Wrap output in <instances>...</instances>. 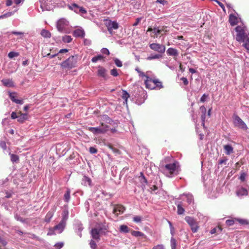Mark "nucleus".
<instances>
[{
    "mask_svg": "<svg viewBox=\"0 0 249 249\" xmlns=\"http://www.w3.org/2000/svg\"><path fill=\"white\" fill-rule=\"evenodd\" d=\"M131 234L135 237H139V236H144V234L139 231H131Z\"/></svg>",
    "mask_w": 249,
    "mask_h": 249,
    "instance_id": "nucleus-38",
    "label": "nucleus"
},
{
    "mask_svg": "<svg viewBox=\"0 0 249 249\" xmlns=\"http://www.w3.org/2000/svg\"><path fill=\"white\" fill-rule=\"evenodd\" d=\"M119 231L121 232L126 233L129 232V229L126 225H122L120 226Z\"/></svg>",
    "mask_w": 249,
    "mask_h": 249,
    "instance_id": "nucleus-29",
    "label": "nucleus"
},
{
    "mask_svg": "<svg viewBox=\"0 0 249 249\" xmlns=\"http://www.w3.org/2000/svg\"><path fill=\"white\" fill-rule=\"evenodd\" d=\"M115 65L118 67H121L122 66V62L118 58H115L114 59Z\"/></svg>",
    "mask_w": 249,
    "mask_h": 249,
    "instance_id": "nucleus-47",
    "label": "nucleus"
},
{
    "mask_svg": "<svg viewBox=\"0 0 249 249\" xmlns=\"http://www.w3.org/2000/svg\"><path fill=\"white\" fill-rule=\"evenodd\" d=\"M102 120L106 122V123L110 124V122L112 121L111 119L107 115H103L102 117Z\"/></svg>",
    "mask_w": 249,
    "mask_h": 249,
    "instance_id": "nucleus-43",
    "label": "nucleus"
},
{
    "mask_svg": "<svg viewBox=\"0 0 249 249\" xmlns=\"http://www.w3.org/2000/svg\"><path fill=\"white\" fill-rule=\"evenodd\" d=\"M177 213L179 215H181L184 213L185 210L182 207L181 203H178L177 205Z\"/></svg>",
    "mask_w": 249,
    "mask_h": 249,
    "instance_id": "nucleus-31",
    "label": "nucleus"
},
{
    "mask_svg": "<svg viewBox=\"0 0 249 249\" xmlns=\"http://www.w3.org/2000/svg\"><path fill=\"white\" fill-rule=\"evenodd\" d=\"M18 122L20 123H22L27 119V114L22 113L21 112H18Z\"/></svg>",
    "mask_w": 249,
    "mask_h": 249,
    "instance_id": "nucleus-21",
    "label": "nucleus"
},
{
    "mask_svg": "<svg viewBox=\"0 0 249 249\" xmlns=\"http://www.w3.org/2000/svg\"><path fill=\"white\" fill-rule=\"evenodd\" d=\"M154 86L156 87H157L159 89H161L163 88V86L161 82L158 79H154Z\"/></svg>",
    "mask_w": 249,
    "mask_h": 249,
    "instance_id": "nucleus-36",
    "label": "nucleus"
},
{
    "mask_svg": "<svg viewBox=\"0 0 249 249\" xmlns=\"http://www.w3.org/2000/svg\"><path fill=\"white\" fill-rule=\"evenodd\" d=\"M170 244L171 249H176L177 245V241L173 237L171 238Z\"/></svg>",
    "mask_w": 249,
    "mask_h": 249,
    "instance_id": "nucleus-35",
    "label": "nucleus"
},
{
    "mask_svg": "<svg viewBox=\"0 0 249 249\" xmlns=\"http://www.w3.org/2000/svg\"><path fill=\"white\" fill-rule=\"evenodd\" d=\"M108 147L109 149H110L114 153H119V150L114 147L112 145H111V144H109L108 145Z\"/></svg>",
    "mask_w": 249,
    "mask_h": 249,
    "instance_id": "nucleus-48",
    "label": "nucleus"
},
{
    "mask_svg": "<svg viewBox=\"0 0 249 249\" xmlns=\"http://www.w3.org/2000/svg\"><path fill=\"white\" fill-rule=\"evenodd\" d=\"M236 194L238 196H247L248 195V191L247 189L242 187L236 192Z\"/></svg>",
    "mask_w": 249,
    "mask_h": 249,
    "instance_id": "nucleus-25",
    "label": "nucleus"
},
{
    "mask_svg": "<svg viewBox=\"0 0 249 249\" xmlns=\"http://www.w3.org/2000/svg\"><path fill=\"white\" fill-rule=\"evenodd\" d=\"M107 230L105 226L99 225L92 229L90 233L92 238L98 241L100 239V236L103 234H105Z\"/></svg>",
    "mask_w": 249,
    "mask_h": 249,
    "instance_id": "nucleus-4",
    "label": "nucleus"
},
{
    "mask_svg": "<svg viewBox=\"0 0 249 249\" xmlns=\"http://www.w3.org/2000/svg\"><path fill=\"white\" fill-rule=\"evenodd\" d=\"M186 198H187V202L189 204H191L192 202H193L194 199L193 196L192 195L188 194L186 195Z\"/></svg>",
    "mask_w": 249,
    "mask_h": 249,
    "instance_id": "nucleus-44",
    "label": "nucleus"
},
{
    "mask_svg": "<svg viewBox=\"0 0 249 249\" xmlns=\"http://www.w3.org/2000/svg\"><path fill=\"white\" fill-rule=\"evenodd\" d=\"M81 184L84 186L89 185V186H91V180L89 178L86 176H84L82 179Z\"/></svg>",
    "mask_w": 249,
    "mask_h": 249,
    "instance_id": "nucleus-19",
    "label": "nucleus"
},
{
    "mask_svg": "<svg viewBox=\"0 0 249 249\" xmlns=\"http://www.w3.org/2000/svg\"><path fill=\"white\" fill-rule=\"evenodd\" d=\"M107 26L110 34H112L113 29L116 30L119 27L118 23L116 21H111L110 20L107 23Z\"/></svg>",
    "mask_w": 249,
    "mask_h": 249,
    "instance_id": "nucleus-10",
    "label": "nucleus"
},
{
    "mask_svg": "<svg viewBox=\"0 0 249 249\" xmlns=\"http://www.w3.org/2000/svg\"><path fill=\"white\" fill-rule=\"evenodd\" d=\"M53 214L51 213H48L46 216V221H50V220Z\"/></svg>",
    "mask_w": 249,
    "mask_h": 249,
    "instance_id": "nucleus-60",
    "label": "nucleus"
},
{
    "mask_svg": "<svg viewBox=\"0 0 249 249\" xmlns=\"http://www.w3.org/2000/svg\"><path fill=\"white\" fill-rule=\"evenodd\" d=\"M153 32L154 35V37H157L158 35L160 34H162V31L159 29V28H149L147 30V32Z\"/></svg>",
    "mask_w": 249,
    "mask_h": 249,
    "instance_id": "nucleus-20",
    "label": "nucleus"
},
{
    "mask_svg": "<svg viewBox=\"0 0 249 249\" xmlns=\"http://www.w3.org/2000/svg\"><path fill=\"white\" fill-rule=\"evenodd\" d=\"M222 231V229L219 227H215L211 230L210 233L211 234H214L216 233H220Z\"/></svg>",
    "mask_w": 249,
    "mask_h": 249,
    "instance_id": "nucleus-40",
    "label": "nucleus"
},
{
    "mask_svg": "<svg viewBox=\"0 0 249 249\" xmlns=\"http://www.w3.org/2000/svg\"><path fill=\"white\" fill-rule=\"evenodd\" d=\"M69 21L65 18L59 19L56 23V28L57 30L62 33H67V27L69 25Z\"/></svg>",
    "mask_w": 249,
    "mask_h": 249,
    "instance_id": "nucleus-7",
    "label": "nucleus"
},
{
    "mask_svg": "<svg viewBox=\"0 0 249 249\" xmlns=\"http://www.w3.org/2000/svg\"><path fill=\"white\" fill-rule=\"evenodd\" d=\"M109 126L107 125L102 123L101 125L99 126L96 127H90L89 128V130L94 134H98L106 132Z\"/></svg>",
    "mask_w": 249,
    "mask_h": 249,
    "instance_id": "nucleus-8",
    "label": "nucleus"
},
{
    "mask_svg": "<svg viewBox=\"0 0 249 249\" xmlns=\"http://www.w3.org/2000/svg\"><path fill=\"white\" fill-rule=\"evenodd\" d=\"M185 220L190 226L193 232H197L199 227L198 222L194 217L187 216L185 217Z\"/></svg>",
    "mask_w": 249,
    "mask_h": 249,
    "instance_id": "nucleus-6",
    "label": "nucleus"
},
{
    "mask_svg": "<svg viewBox=\"0 0 249 249\" xmlns=\"http://www.w3.org/2000/svg\"><path fill=\"white\" fill-rule=\"evenodd\" d=\"M166 53L168 55L174 56L175 59H176L175 57H177L178 55V51L173 48H168L166 51Z\"/></svg>",
    "mask_w": 249,
    "mask_h": 249,
    "instance_id": "nucleus-17",
    "label": "nucleus"
},
{
    "mask_svg": "<svg viewBox=\"0 0 249 249\" xmlns=\"http://www.w3.org/2000/svg\"><path fill=\"white\" fill-rule=\"evenodd\" d=\"M41 35L46 38H50L51 36V33L46 30L43 29L41 32Z\"/></svg>",
    "mask_w": 249,
    "mask_h": 249,
    "instance_id": "nucleus-30",
    "label": "nucleus"
},
{
    "mask_svg": "<svg viewBox=\"0 0 249 249\" xmlns=\"http://www.w3.org/2000/svg\"><path fill=\"white\" fill-rule=\"evenodd\" d=\"M104 57L102 55H98L97 56L93 57L91 59V61L93 63L97 62L98 60H101L103 59Z\"/></svg>",
    "mask_w": 249,
    "mask_h": 249,
    "instance_id": "nucleus-41",
    "label": "nucleus"
},
{
    "mask_svg": "<svg viewBox=\"0 0 249 249\" xmlns=\"http://www.w3.org/2000/svg\"><path fill=\"white\" fill-rule=\"evenodd\" d=\"M69 9L71 10L74 11L76 13H79V9L80 8V6H78L76 3H72L71 5H69L68 6Z\"/></svg>",
    "mask_w": 249,
    "mask_h": 249,
    "instance_id": "nucleus-26",
    "label": "nucleus"
},
{
    "mask_svg": "<svg viewBox=\"0 0 249 249\" xmlns=\"http://www.w3.org/2000/svg\"><path fill=\"white\" fill-rule=\"evenodd\" d=\"M160 170L167 177L172 178L178 174L179 163L178 162H173V163L162 165Z\"/></svg>",
    "mask_w": 249,
    "mask_h": 249,
    "instance_id": "nucleus-1",
    "label": "nucleus"
},
{
    "mask_svg": "<svg viewBox=\"0 0 249 249\" xmlns=\"http://www.w3.org/2000/svg\"><path fill=\"white\" fill-rule=\"evenodd\" d=\"M229 21L231 26H234L237 24L238 19L237 17L233 15H230Z\"/></svg>",
    "mask_w": 249,
    "mask_h": 249,
    "instance_id": "nucleus-23",
    "label": "nucleus"
},
{
    "mask_svg": "<svg viewBox=\"0 0 249 249\" xmlns=\"http://www.w3.org/2000/svg\"><path fill=\"white\" fill-rule=\"evenodd\" d=\"M89 151L91 154H96L97 152V149L93 147H90Z\"/></svg>",
    "mask_w": 249,
    "mask_h": 249,
    "instance_id": "nucleus-59",
    "label": "nucleus"
},
{
    "mask_svg": "<svg viewBox=\"0 0 249 249\" xmlns=\"http://www.w3.org/2000/svg\"><path fill=\"white\" fill-rule=\"evenodd\" d=\"M55 230L54 229V227L53 229H50L49 230V232L47 233V235H54V234H55Z\"/></svg>",
    "mask_w": 249,
    "mask_h": 249,
    "instance_id": "nucleus-62",
    "label": "nucleus"
},
{
    "mask_svg": "<svg viewBox=\"0 0 249 249\" xmlns=\"http://www.w3.org/2000/svg\"><path fill=\"white\" fill-rule=\"evenodd\" d=\"M106 70L102 67H99L98 70V75L105 78L106 76Z\"/></svg>",
    "mask_w": 249,
    "mask_h": 249,
    "instance_id": "nucleus-24",
    "label": "nucleus"
},
{
    "mask_svg": "<svg viewBox=\"0 0 249 249\" xmlns=\"http://www.w3.org/2000/svg\"><path fill=\"white\" fill-rule=\"evenodd\" d=\"M247 176V174L246 173H242L240 177H239V179L242 181H244L245 180V178H246V177Z\"/></svg>",
    "mask_w": 249,
    "mask_h": 249,
    "instance_id": "nucleus-57",
    "label": "nucleus"
},
{
    "mask_svg": "<svg viewBox=\"0 0 249 249\" xmlns=\"http://www.w3.org/2000/svg\"><path fill=\"white\" fill-rule=\"evenodd\" d=\"M124 210L125 208L123 206L118 205L114 207L113 212L115 215H119L123 213Z\"/></svg>",
    "mask_w": 249,
    "mask_h": 249,
    "instance_id": "nucleus-16",
    "label": "nucleus"
},
{
    "mask_svg": "<svg viewBox=\"0 0 249 249\" xmlns=\"http://www.w3.org/2000/svg\"><path fill=\"white\" fill-rule=\"evenodd\" d=\"M9 95L10 99L16 104L22 105L23 104V100H19L16 98L17 93L16 92H9Z\"/></svg>",
    "mask_w": 249,
    "mask_h": 249,
    "instance_id": "nucleus-13",
    "label": "nucleus"
},
{
    "mask_svg": "<svg viewBox=\"0 0 249 249\" xmlns=\"http://www.w3.org/2000/svg\"><path fill=\"white\" fill-rule=\"evenodd\" d=\"M14 12H8L6 13H5L4 14L1 15L0 16V18H7L11 16L14 14Z\"/></svg>",
    "mask_w": 249,
    "mask_h": 249,
    "instance_id": "nucleus-45",
    "label": "nucleus"
},
{
    "mask_svg": "<svg viewBox=\"0 0 249 249\" xmlns=\"http://www.w3.org/2000/svg\"><path fill=\"white\" fill-rule=\"evenodd\" d=\"M70 194H71V191L70 189H67L66 192L65 193L64 196V199L65 202H68L70 200Z\"/></svg>",
    "mask_w": 249,
    "mask_h": 249,
    "instance_id": "nucleus-33",
    "label": "nucleus"
},
{
    "mask_svg": "<svg viewBox=\"0 0 249 249\" xmlns=\"http://www.w3.org/2000/svg\"><path fill=\"white\" fill-rule=\"evenodd\" d=\"M208 95H206V94H204L202 97H201L200 99V101L201 102H204L206 101V99L207 98Z\"/></svg>",
    "mask_w": 249,
    "mask_h": 249,
    "instance_id": "nucleus-61",
    "label": "nucleus"
},
{
    "mask_svg": "<svg viewBox=\"0 0 249 249\" xmlns=\"http://www.w3.org/2000/svg\"><path fill=\"white\" fill-rule=\"evenodd\" d=\"M180 80L183 82L184 85L187 86L188 84V81L186 77H181Z\"/></svg>",
    "mask_w": 249,
    "mask_h": 249,
    "instance_id": "nucleus-64",
    "label": "nucleus"
},
{
    "mask_svg": "<svg viewBox=\"0 0 249 249\" xmlns=\"http://www.w3.org/2000/svg\"><path fill=\"white\" fill-rule=\"evenodd\" d=\"M90 248L92 249H95L96 248V243L93 240H91L89 243Z\"/></svg>",
    "mask_w": 249,
    "mask_h": 249,
    "instance_id": "nucleus-49",
    "label": "nucleus"
},
{
    "mask_svg": "<svg viewBox=\"0 0 249 249\" xmlns=\"http://www.w3.org/2000/svg\"><path fill=\"white\" fill-rule=\"evenodd\" d=\"M243 42H244V46L248 50H249V40H247L246 41H242Z\"/></svg>",
    "mask_w": 249,
    "mask_h": 249,
    "instance_id": "nucleus-56",
    "label": "nucleus"
},
{
    "mask_svg": "<svg viewBox=\"0 0 249 249\" xmlns=\"http://www.w3.org/2000/svg\"><path fill=\"white\" fill-rule=\"evenodd\" d=\"M69 217V212L68 210H65L63 211L62 213V218L61 220V221L66 223V221L68 219Z\"/></svg>",
    "mask_w": 249,
    "mask_h": 249,
    "instance_id": "nucleus-27",
    "label": "nucleus"
},
{
    "mask_svg": "<svg viewBox=\"0 0 249 249\" xmlns=\"http://www.w3.org/2000/svg\"><path fill=\"white\" fill-rule=\"evenodd\" d=\"M235 30L237 32L236 39L239 42L249 40V34L247 28L244 26H237Z\"/></svg>",
    "mask_w": 249,
    "mask_h": 249,
    "instance_id": "nucleus-2",
    "label": "nucleus"
},
{
    "mask_svg": "<svg viewBox=\"0 0 249 249\" xmlns=\"http://www.w3.org/2000/svg\"><path fill=\"white\" fill-rule=\"evenodd\" d=\"M233 124L234 126L242 130L247 132L248 127L245 123L237 115L233 116Z\"/></svg>",
    "mask_w": 249,
    "mask_h": 249,
    "instance_id": "nucleus-5",
    "label": "nucleus"
},
{
    "mask_svg": "<svg viewBox=\"0 0 249 249\" xmlns=\"http://www.w3.org/2000/svg\"><path fill=\"white\" fill-rule=\"evenodd\" d=\"M173 162H178V161L175 160L172 156L166 157L160 162V167L162 166V165H164L165 164H170L173 163Z\"/></svg>",
    "mask_w": 249,
    "mask_h": 249,
    "instance_id": "nucleus-12",
    "label": "nucleus"
},
{
    "mask_svg": "<svg viewBox=\"0 0 249 249\" xmlns=\"http://www.w3.org/2000/svg\"><path fill=\"white\" fill-rule=\"evenodd\" d=\"M149 47L152 50L160 53H163L165 51V46L160 44L152 43L150 44Z\"/></svg>",
    "mask_w": 249,
    "mask_h": 249,
    "instance_id": "nucleus-9",
    "label": "nucleus"
},
{
    "mask_svg": "<svg viewBox=\"0 0 249 249\" xmlns=\"http://www.w3.org/2000/svg\"><path fill=\"white\" fill-rule=\"evenodd\" d=\"M234 220L233 219H228L226 221V224L227 226H231L234 224Z\"/></svg>",
    "mask_w": 249,
    "mask_h": 249,
    "instance_id": "nucleus-53",
    "label": "nucleus"
},
{
    "mask_svg": "<svg viewBox=\"0 0 249 249\" xmlns=\"http://www.w3.org/2000/svg\"><path fill=\"white\" fill-rule=\"evenodd\" d=\"M73 35L76 37L83 38L85 35V33L83 29L78 28L73 31Z\"/></svg>",
    "mask_w": 249,
    "mask_h": 249,
    "instance_id": "nucleus-14",
    "label": "nucleus"
},
{
    "mask_svg": "<svg viewBox=\"0 0 249 249\" xmlns=\"http://www.w3.org/2000/svg\"><path fill=\"white\" fill-rule=\"evenodd\" d=\"M154 82L153 79L148 76H146V79L144 80V83L146 88L150 89H155V86H154Z\"/></svg>",
    "mask_w": 249,
    "mask_h": 249,
    "instance_id": "nucleus-11",
    "label": "nucleus"
},
{
    "mask_svg": "<svg viewBox=\"0 0 249 249\" xmlns=\"http://www.w3.org/2000/svg\"><path fill=\"white\" fill-rule=\"evenodd\" d=\"M162 57V55L160 54H156L154 55L151 54L147 58V60H151L152 59H159Z\"/></svg>",
    "mask_w": 249,
    "mask_h": 249,
    "instance_id": "nucleus-34",
    "label": "nucleus"
},
{
    "mask_svg": "<svg viewBox=\"0 0 249 249\" xmlns=\"http://www.w3.org/2000/svg\"><path fill=\"white\" fill-rule=\"evenodd\" d=\"M135 70L138 72V73L139 74V76L141 77H145L146 78V76H147L144 73L141 71L140 70V69L138 68L135 69Z\"/></svg>",
    "mask_w": 249,
    "mask_h": 249,
    "instance_id": "nucleus-51",
    "label": "nucleus"
},
{
    "mask_svg": "<svg viewBox=\"0 0 249 249\" xmlns=\"http://www.w3.org/2000/svg\"><path fill=\"white\" fill-rule=\"evenodd\" d=\"M64 246V243L63 242H58L55 244L54 247L56 249H60Z\"/></svg>",
    "mask_w": 249,
    "mask_h": 249,
    "instance_id": "nucleus-52",
    "label": "nucleus"
},
{
    "mask_svg": "<svg viewBox=\"0 0 249 249\" xmlns=\"http://www.w3.org/2000/svg\"><path fill=\"white\" fill-rule=\"evenodd\" d=\"M7 242L0 236V246H5Z\"/></svg>",
    "mask_w": 249,
    "mask_h": 249,
    "instance_id": "nucleus-58",
    "label": "nucleus"
},
{
    "mask_svg": "<svg viewBox=\"0 0 249 249\" xmlns=\"http://www.w3.org/2000/svg\"><path fill=\"white\" fill-rule=\"evenodd\" d=\"M11 161L12 162H18L19 161V157L15 154L9 153Z\"/></svg>",
    "mask_w": 249,
    "mask_h": 249,
    "instance_id": "nucleus-32",
    "label": "nucleus"
},
{
    "mask_svg": "<svg viewBox=\"0 0 249 249\" xmlns=\"http://www.w3.org/2000/svg\"><path fill=\"white\" fill-rule=\"evenodd\" d=\"M110 74L113 76H117L118 75V73L117 72V71L116 69H113L111 70L110 71Z\"/></svg>",
    "mask_w": 249,
    "mask_h": 249,
    "instance_id": "nucleus-55",
    "label": "nucleus"
},
{
    "mask_svg": "<svg viewBox=\"0 0 249 249\" xmlns=\"http://www.w3.org/2000/svg\"><path fill=\"white\" fill-rule=\"evenodd\" d=\"M152 249H165V248L163 245L160 244L154 246Z\"/></svg>",
    "mask_w": 249,
    "mask_h": 249,
    "instance_id": "nucleus-63",
    "label": "nucleus"
},
{
    "mask_svg": "<svg viewBox=\"0 0 249 249\" xmlns=\"http://www.w3.org/2000/svg\"><path fill=\"white\" fill-rule=\"evenodd\" d=\"M19 55V53L14 52H10L9 53L8 56L10 58H13Z\"/></svg>",
    "mask_w": 249,
    "mask_h": 249,
    "instance_id": "nucleus-42",
    "label": "nucleus"
},
{
    "mask_svg": "<svg viewBox=\"0 0 249 249\" xmlns=\"http://www.w3.org/2000/svg\"><path fill=\"white\" fill-rule=\"evenodd\" d=\"M129 97H130V95L126 90H122V97L123 99L124 100V103H125L126 104H127V99L128 98H129Z\"/></svg>",
    "mask_w": 249,
    "mask_h": 249,
    "instance_id": "nucleus-28",
    "label": "nucleus"
},
{
    "mask_svg": "<svg viewBox=\"0 0 249 249\" xmlns=\"http://www.w3.org/2000/svg\"><path fill=\"white\" fill-rule=\"evenodd\" d=\"M225 154L229 155L233 153V148L230 144H226L223 146Z\"/></svg>",
    "mask_w": 249,
    "mask_h": 249,
    "instance_id": "nucleus-18",
    "label": "nucleus"
},
{
    "mask_svg": "<svg viewBox=\"0 0 249 249\" xmlns=\"http://www.w3.org/2000/svg\"><path fill=\"white\" fill-rule=\"evenodd\" d=\"M133 220L136 223H140L142 221V217L140 216H136L133 217Z\"/></svg>",
    "mask_w": 249,
    "mask_h": 249,
    "instance_id": "nucleus-50",
    "label": "nucleus"
},
{
    "mask_svg": "<svg viewBox=\"0 0 249 249\" xmlns=\"http://www.w3.org/2000/svg\"><path fill=\"white\" fill-rule=\"evenodd\" d=\"M83 228L82 227V225L81 224H78L76 226V230H77V234L80 237H82L81 231L83 230Z\"/></svg>",
    "mask_w": 249,
    "mask_h": 249,
    "instance_id": "nucleus-37",
    "label": "nucleus"
},
{
    "mask_svg": "<svg viewBox=\"0 0 249 249\" xmlns=\"http://www.w3.org/2000/svg\"><path fill=\"white\" fill-rule=\"evenodd\" d=\"M237 220L242 225H247L248 224L249 222L246 219H238Z\"/></svg>",
    "mask_w": 249,
    "mask_h": 249,
    "instance_id": "nucleus-54",
    "label": "nucleus"
},
{
    "mask_svg": "<svg viewBox=\"0 0 249 249\" xmlns=\"http://www.w3.org/2000/svg\"><path fill=\"white\" fill-rule=\"evenodd\" d=\"M78 55H71L60 64L63 69H71L76 67Z\"/></svg>",
    "mask_w": 249,
    "mask_h": 249,
    "instance_id": "nucleus-3",
    "label": "nucleus"
},
{
    "mask_svg": "<svg viewBox=\"0 0 249 249\" xmlns=\"http://www.w3.org/2000/svg\"><path fill=\"white\" fill-rule=\"evenodd\" d=\"M15 218L18 220L19 221L22 223L25 222V219H23L22 217H20L18 213L15 214Z\"/></svg>",
    "mask_w": 249,
    "mask_h": 249,
    "instance_id": "nucleus-46",
    "label": "nucleus"
},
{
    "mask_svg": "<svg viewBox=\"0 0 249 249\" xmlns=\"http://www.w3.org/2000/svg\"><path fill=\"white\" fill-rule=\"evenodd\" d=\"M72 38L70 36L65 35L62 38V40L65 43H70L72 41Z\"/></svg>",
    "mask_w": 249,
    "mask_h": 249,
    "instance_id": "nucleus-39",
    "label": "nucleus"
},
{
    "mask_svg": "<svg viewBox=\"0 0 249 249\" xmlns=\"http://www.w3.org/2000/svg\"><path fill=\"white\" fill-rule=\"evenodd\" d=\"M2 83L4 86L7 87H13L14 86V83L12 79H4L1 80Z\"/></svg>",
    "mask_w": 249,
    "mask_h": 249,
    "instance_id": "nucleus-22",
    "label": "nucleus"
},
{
    "mask_svg": "<svg viewBox=\"0 0 249 249\" xmlns=\"http://www.w3.org/2000/svg\"><path fill=\"white\" fill-rule=\"evenodd\" d=\"M66 223L60 221V223L54 227V229L57 231L58 233H61L64 230Z\"/></svg>",
    "mask_w": 249,
    "mask_h": 249,
    "instance_id": "nucleus-15",
    "label": "nucleus"
}]
</instances>
